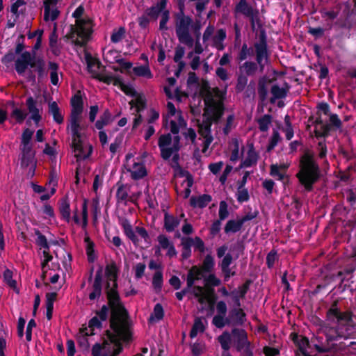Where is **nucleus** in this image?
<instances>
[{
	"label": "nucleus",
	"instance_id": "obj_26",
	"mask_svg": "<svg viewBox=\"0 0 356 356\" xmlns=\"http://www.w3.org/2000/svg\"><path fill=\"white\" fill-rule=\"evenodd\" d=\"M184 216V213H182L181 216L179 218L165 213L164 215V228L168 232H173L175 229V228H177L179 226L181 221V218Z\"/></svg>",
	"mask_w": 356,
	"mask_h": 356
},
{
	"label": "nucleus",
	"instance_id": "obj_20",
	"mask_svg": "<svg viewBox=\"0 0 356 356\" xmlns=\"http://www.w3.org/2000/svg\"><path fill=\"white\" fill-rule=\"evenodd\" d=\"M232 256L231 255V254L227 253L222 258L221 262L219 264L222 273L224 275V280L225 282L228 281L232 276H234L236 274L234 268L230 267V265L232 264Z\"/></svg>",
	"mask_w": 356,
	"mask_h": 356
},
{
	"label": "nucleus",
	"instance_id": "obj_47",
	"mask_svg": "<svg viewBox=\"0 0 356 356\" xmlns=\"http://www.w3.org/2000/svg\"><path fill=\"white\" fill-rule=\"evenodd\" d=\"M125 29L124 27H119L113 31L111 35V41L114 44L119 43L125 38Z\"/></svg>",
	"mask_w": 356,
	"mask_h": 356
},
{
	"label": "nucleus",
	"instance_id": "obj_43",
	"mask_svg": "<svg viewBox=\"0 0 356 356\" xmlns=\"http://www.w3.org/2000/svg\"><path fill=\"white\" fill-rule=\"evenodd\" d=\"M44 65V61L42 58H35L33 57L31 67L35 68L39 78H43L47 75Z\"/></svg>",
	"mask_w": 356,
	"mask_h": 356
},
{
	"label": "nucleus",
	"instance_id": "obj_25",
	"mask_svg": "<svg viewBox=\"0 0 356 356\" xmlns=\"http://www.w3.org/2000/svg\"><path fill=\"white\" fill-rule=\"evenodd\" d=\"M47 71L50 76L51 83L54 86H58L60 78L62 77V72L60 70L58 63L49 61L47 65Z\"/></svg>",
	"mask_w": 356,
	"mask_h": 356
},
{
	"label": "nucleus",
	"instance_id": "obj_40",
	"mask_svg": "<svg viewBox=\"0 0 356 356\" xmlns=\"http://www.w3.org/2000/svg\"><path fill=\"white\" fill-rule=\"evenodd\" d=\"M33 134V131L29 129H26L22 135V147L21 149H32L31 140Z\"/></svg>",
	"mask_w": 356,
	"mask_h": 356
},
{
	"label": "nucleus",
	"instance_id": "obj_22",
	"mask_svg": "<svg viewBox=\"0 0 356 356\" xmlns=\"http://www.w3.org/2000/svg\"><path fill=\"white\" fill-rule=\"evenodd\" d=\"M232 334L237 338V349L240 351L251 350L250 343L248 341L247 333L244 330L234 329Z\"/></svg>",
	"mask_w": 356,
	"mask_h": 356
},
{
	"label": "nucleus",
	"instance_id": "obj_53",
	"mask_svg": "<svg viewBox=\"0 0 356 356\" xmlns=\"http://www.w3.org/2000/svg\"><path fill=\"white\" fill-rule=\"evenodd\" d=\"M235 126L234 116L233 115H229L227 118L225 122L222 124V129L223 134L225 135H228Z\"/></svg>",
	"mask_w": 356,
	"mask_h": 356
},
{
	"label": "nucleus",
	"instance_id": "obj_48",
	"mask_svg": "<svg viewBox=\"0 0 356 356\" xmlns=\"http://www.w3.org/2000/svg\"><path fill=\"white\" fill-rule=\"evenodd\" d=\"M259 129L261 131H267L272 123V117L270 115H264L257 120Z\"/></svg>",
	"mask_w": 356,
	"mask_h": 356
},
{
	"label": "nucleus",
	"instance_id": "obj_28",
	"mask_svg": "<svg viewBox=\"0 0 356 356\" xmlns=\"http://www.w3.org/2000/svg\"><path fill=\"white\" fill-rule=\"evenodd\" d=\"M204 277L202 270L197 266L191 268L187 277L188 288H191L195 281L201 280Z\"/></svg>",
	"mask_w": 356,
	"mask_h": 356
},
{
	"label": "nucleus",
	"instance_id": "obj_60",
	"mask_svg": "<svg viewBox=\"0 0 356 356\" xmlns=\"http://www.w3.org/2000/svg\"><path fill=\"white\" fill-rule=\"evenodd\" d=\"M214 265L215 263L213 257L210 254H207L204 259L202 268L203 270L209 273L213 270Z\"/></svg>",
	"mask_w": 356,
	"mask_h": 356
},
{
	"label": "nucleus",
	"instance_id": "obj_5",
	"mask_svg": "<svg viewBox=\"0 0 356 356\" xmlns=\"http://www.w3.org/2000/svg\"><path fill=\"white\" fill-rule=\"evenodd\" d=\"M84 13L83 6H79L72 14L76 19V24L71 27L70 38L72 42L79 46L84 45L90 39L92 33V21L88 18H83Z\"/></svg>",
	"mask_w": 356,
	"mask_h": 356
},
{
	"label": "nucleus",
	"instance_id": "obj_56",
	"mask_svg": "<svg viewBox=\"0 0 356 356\" xmlns=\"http://www.w3.org/2000/svg\"><path fill=\"white\" fill-rule=\"evenodd\" d=\"M157 241L159 243V249L167 250L170 245H173V243L169 239V238L164 234L159 235L157 237Z\"/></svg>",
	"mask_w": 356,
	"mask_h": 356
},
{
	"label": "nucleus",
	"instance_id": "obj_55",
	"mask_svg": "<svg viewBox=\"0 0 356 356\" xmlns=\"http://www.w3.org/2000/svg\"><path fill=\"white\" fill-rule=\"evenodd\" d=\"M316 117H321V114L328 115L330 114V106L327 102H321L316 105Z\"/></svg>",
	"mask_w": 356,
	"mask_h": 356
},
{
	"label": "nucleus",
	"instance_id": "obj_62",
	"mask_svg": "<svg viewBox=\"0 0 356 356\" xmlns=\"http://www.w3.org/2000/svg\"><path fill=\"white\" fill-rule=\"evenodd\" d=\"M326 171H322L318 165L313 161V184L316 183L320 179L323 178Z\"/></svg>",
	"mask_w": 356,
	"mask_h": 356
},
{
	"label": "nucleus",
	"instance_id": "obj_23",
	"mask_svg": "<svg viewBox=\"0 0 356 356\" xmlns=\"http://www.w3.org/2000/svg\"><path fill=\"white\" fill-rule=\"evenodd\" d=\"M167 6V0H161L155 5L151 6L145 10V14L152 19L156 20L165 10Z\"/></svg>",
	"mask_w": 356,
	"mask_h": 356
},
{
	"label": "nucleus",
	"instance_id": "obj_11",
	"mask_svg": "<svg viewBox=\"0 0 356 356\" xmlns=\"http://www.w3.org/2000/svg\"><path fill=\"white\" fill-rule=\"evenodd\" d=\"M87 65L89 73L95 79L104 83L111 84L113 81V74L105 70L100 62L92 57H87Z\"/></svg>",
	"mask_w": 356,
	"mask_h": 356
},
{
	"label": "nucleus",
	"instance_id": "obj_19",
	"mask_svg": "<svg viewBox=\"0 0 356 356\" xmlns=\"http://www.w3.org/2000/svg\"><path fill=\"white\" fill-rule=\"evenodd\" d=\"M22 166L23 168H29V174L31 176H33L36 165L34 159V152L33 149H22Z\"/></svg>",
	"mask_w": 356,
	"mask_h": 356
},
{
	"label": "nucleus",
	"instance_id": "obj_4",
	"mask_svg": "<svg viewBox=\"0 0 356 356\" xmlns=\"http://www.w3.org/2000/svg\"><path fill=\"white\" fill-rule=\"evenodd\" d=\"M164 121L173 136L170 134L161 135L158 140V145L161 157L168 160L173 154H175V156H177V153L180 149V137L178 134L180 129L185 126L186 122L181 113L177 111L174 104L170 102L167 104V113Z\"/></svg>",
	"mask_w": 356,
	"mask_h": 356
},
{
	"label": "nucleus",
	"instance_id": "obj_31",
	"mask_svg": "<svg viewBox=\"0 0 356 356\" xmlns=\"http://www.w3.org/2000/svg\"><path fill=\"white\" fill-rule=\"evenodd\" d=\"M26 105L31 114V119L35 123H38L41 116L39 113V110L36 107V102L33 97H31L26 99Z\"/></svg>",
	"mask_w": 356,
	"mask_h": 356
},
{
	"label": "nucleus",
	"instance_id": "obj_9",
	"mask_svg": "<svg viewBox=\"0 0 356 356\" xmlns=\"http://www.w3.org/2000/svg\"><path fill=\"white\" fill-rule=\"evenodd\" d=\"M299 172L296 177L301 186H304L305 190L312 189V155L309 152H307L301 157L299 165Z\"/></svg>",
	"mask_w": 356,
	"mask_h": 356
},
{
	"label": "nucleus",
	"instance_id": "obj_39",
	"mask_svg": "<svg viewBox=\"0 0 356 356\" xmlns=\"http://www.w3.org/2000/svg\"><path fill=\"white\" fill-rule=\"evenodd\" d=\"M134 74L138 76L150 79L153 77L148 65L136 66L133 68Z\"/></svg>",
	"mask_w": 356,
	"mask_h": 356
},
{
	"label": "nucleus",
	"instance_id": "obj_46",
	"mask_svg": "<svg viewBox=\"0 0 356 356\" xmlns=\"http://www.w3.org/2000/svg\"><path fill=\"white\" fill-rule=\"evenodd\" d=\"M164 316V311L162 305L160 303L155 305L153 312L150 315L149 321L158 322L161 321Z\"/></svg>",
	"mask_w": 356,
	"mask_h": 356
},
{
	"label": "nucleus",
	"instance_id": "obj_1",
	"mask_svg": "<svg viewBox=\"0 0 356 356\" xmlns=\"http://www.w3.org/2000/svg\"><path fill=\"white\" fill-rule=\"evenodd\" d=\"M118 268L115 263L106 266L105 274L107 280L106 291L112 308L111 327L107 339L101 345L96 343L92 350L93 356H117L122 350V341L129 336V321L125 309L119 302L116 290Z\"/></svg>",
	"mask_w": 356,
	"mask_h": 356
},
{
	"label": "nucleus",
	"instance_id": "obj_10",
	"mask_svg": "<svg viewBox=\"0 0 356 356\" xmlns=\"http://www.w3.org/2000/svg\"><path fill=\"white\" fill-rule=\"evenodd\" d=\"M215 28L209 25L203 33V42L207 45H211L219 51L225 49L224 40L226 38V32L223 29H219L214 34Z\"/></svg>",
	"mask_w": 356,
	"mask_h": 356
},
{
	"label": "nucleus",
	"instance_id": "obj_29",
	"mask_svg": "<svg viewBox=\"0 0 356 356\" xmlns=\"http://www.w3.org/2000/svg\"><path fill=\"white\" fill-rule=\"evenodd\" d=\"M211 196L203 194L199 196H192L190 200L191 205L193 207L204 208L211 201Z\"/></svg>",
	"mask_w": 356,
	"mask_h": 356
},
{
	"label": "nucleus",
	"instance_id": "obj_30",
	"mask_svg": "<svg viewBox=\"0 0 356 356\" xmlns=\"http://www.w3.org/2000/svg\"><path fill=\"white\" fill-rule=\"evenodd\" d=\"M250 220H251V218H243L238 220H230L227 222L225 227V232L226 233H236L241 229L245 221Z\"/></svg>",
	"mask_w": 356,
	"mask_h": 356
},
{
	"label": "nucleus",
	"instance_id": "obj_14",
	"mask_svg": "<svg viewBox=\"0 0 356 356\" xmlns=\"http://www.w3.org/2000/svg\"><path fill=\"white\" fill-rule=\"evenodd\" d=\"M259 159V152L255 149L251 140H247L242 151V156L239 161L240 168H247L255 166Z\"/></svg>",
	"mask_w": 356,
	"mask_h": 356
},
{
	"label": "nucleus",
	"instance_id": "obj_21",
	"mask_svg": "<svg viewBox=\"0 0 356 356\" xmlns=\"http://www.w3.org/2000/svg\"><path fill=\"white\" fill-rule=\"evenodd\" d=\"M33 57L30 52L22 53L19 58L15 61V69L18 74H23L28 66L31 67Z\"/></svg>",
	"mask_w": 356,
	"mask_h": 356
},
{
	"label": "nucleus",
	"instance_id": "obj_33",
	"mask_svg": "<svg viewBox=\"0 0 356 356\" xmlns=\"http://www.w3.org/2000/svg\"><path fill=\"white\" fill-rule=\"evenodd\" d=\"M206 320L203 318L197 317L195 319L194 324L190 332L191 338L195 337L198 333L203 332L205 330Z\"/></svg>",
	"mask_w": 356,
	"mask_h": 356
},
{
	"label": "nucleus",
	"instance_id": "obj_2",
	"mask_svg": "<svg viewBox=\"0 0 356 356\" xmlns=\"http://www.w3.org/2000/svg\"><path fill=\"white\" fill-rule=\"evenodd\" d=\"M327 316L330 321L335 322L336 325L324 327L323 332L325 337V343L314 344L313 348L319 353L330 351L329 341L353 338L356 332V326L352 318V312L341 311L337 307L336 302L328 309Z\"/></svg>",
	"mask_w": 356,
	"mask_h": 356
},
{
	"label": "nucleus",
	"instance_id": "obj_57",
	"mask_svg": "<svg viewBox=\"0 0 356 356\" xmlns=\"http://www.w3.org/2000/svg\"><path fill=\"white\" fill-rule=\"evenodd\" d=\"M213 324L218 328H222L225 325L230 323V320L223 315H216L213 320Z\"/></svg>",
	"mask_w": 356,
	"mask_h": 356
},
{
	"label": "nucleus",
	"instance_id": "obj_13",
	"mask_svg": "<svg viewBox=\"0 0 356 356\" xmlns=\"http://www.w3.org/2000/svg\"><path fill=\"white\" fill-rule=\"evenodd\" d=\"M126 160L125 168L133 179L138 180L147 175V169L141 159L134 158L131 154H128Z\"/></svg>",
	"mask_w": 356,
	"mask_h": 356
},
{
	"label": "nucleus",
	"instance_id": "obj_49",
	"mask_svg": "<svg viewBox=\"0 0 356 356\" xmlns=\"http://www.w3.org/2000/svg\"><path fill=\"white\" fill-rule=\"evenodd\" d=\"M185 125H186V124ZM180 131H181L186 140L195 144L197 135L194 129L192 128H186V126H184L180 129Z\"/></svg>",
	"mask_w": 356,
	"mask_h": 356
},
{
	"label": "nucleus",
	"instance_id": "obj_8",
	"mask_svg": "<svg viewBox=\"0 0 356 356\" xmlns=\"http://www.w3.org/2000/svg\"><path fill=\"white\" fill-rule=\"evenodd\" d=\"M67 129L72 136V147L77 160L88 158L92 152V147L83 143L82 140V127H76V130L73 129V127H67Z\"/></svg>",
	"mask_w": 356,
	"mask_h": 356
},
{
	"label": "nucleus",
	"instance_id": "obj_32",
	"mask_svg": "<svg viewBox=\"0 0 356 356\" xmlns=\"http://www.w3.org/2000/svg\"><path fill=\"white\" fill-rule=\"evenodd\" d=\"M59 211L63 218L67 222L71 220L70 202L67 197H63L59 203Z\"/></svg>",
	"mask_w": 356,
	"mask_h": 356
},
{
	"label": "nucleus",
	"instance_id": "obj_12",
	"mask_svg": "<svg viewBox=\"0 0 356 356\" xmlns=\"http://www.w3.org/2000/svg\"><path fill=\"white\" fill-rule=\"evenodd\" d=\"M119 223L122 227L124 234L129 238L134 244H137L139 241L140 236L147 241L149 238V234L146 229L142 227H136L133 228L131 222L125 218H120Z\"/></svg>",
	"mask_w": 356,
	"mask_h": 356
},
{
	"label": "nucleus",
	"instance_id": "obj_17",
	"mask_svg": "<svg viewBox=\"0 0 356 356\" xmlns=\"http://www.w3.org/2000/svg\"><path fill=\"white\" fill-rule=\"evenodd\" d=\"M59 15L58 0L44 1V20L46 22H54Z\"/></svg>",
	"mask_w": 356,
	"mask_h": 356
},
{
	"label": "nucleus",
	"instance_id": "obj_35",
	"mask_svg": "<svg viewBox=\"0 0 356 356\" xmlns=\"http://www.w3.org/2000/svg\"><path fill=\"white\" fill-rule=\"evenodd\" d=\"M235 11L247 17L253 16V9L248 5L246 0H240L239 3L236 6Z\"/></svg>",
	"mask_w": 356,
	"mask_h": 356
},
{
	"label": "nucleus",
	"instance_id": "obj_41",
	"mask_svg": "<svg viewBox=\"0 0 356 356\" xmlns=\"http://www.w3.org/2000/svg\"><path fill=\"white\" fill-rule=\"evenodd\" d=\"M49 112L53 115L55 122L58 124H61L63 122V116L55 102L49 104Z\"/></svg>",
	"mask_w": 356,
	"mask_h": 356
},
{
	"label": "nucleus",
	"instance_id": "obj_3",
	"mask_svg": "<svg viewBox=\"0 0 356 356\" xmlns=\"http://www.w3.org/2000/svg\"><path fill=\"white\" fill-rule=\"evenodd\" d=\"M224 93L218 88H213L206 93L204 102L205 105L202 122L198 124L199 140L202 141V151L205 152L213 141L211 126L213 121H218L222 116Z\"/></svg>",
	"mask_w": 356,
	"mask_h": 356
},
{
	"label": "nucleus",
	"instance_id": "obj_58",
	"mask_svg": "<svg viewBox=\"0 0 356 356\" xmlns=\"http://www.w3.org/2000/svg\"><path fill=\"white\" fill-rule=\"evenodd\" d=\"M252 54V49L249 48L247 44L244 43L241 47L240 52L238 53L237 59L239 62L245 60Z\"/></svg>",
	"mask_w": 356,
	"mask_h": 356
},
{
	"label": "nucleus",
	"instance_id": "obj_42",
	"mask_svg": "<svg viewBox=\"0 0 356 356\" xmlns=\"http://www.w3.org/2000/svg\"><path fill=\"white\" fill-rule=\"evenodd\" d=\"M288 90V88L280 87L277 85H273L271 88V94L273 95L271 102H274L276 99L285 97Z\"/></svg>",
	"mask_w": 356,
	"mask_h": 356
},
{
	"label": "nucleus",
	"instance_id": "obj_54",
	"mask_svg": "<svg viewBox=\"0 0 356 356\" xmlns=\"http://www.w3.org/2000/svg\"><path fill=\"white\" fill-rule=\"evenodd\" d=\"M41 269H42V278L43 281H44L46 277H47L49 275H51V273H49V271L50 270H59L60 266L58 264H54V263L51 264V267L50 266V265L49 264H41Z\"/></svg>",
	"mask_w": 356,
	"mask_h": 356
},
{
	"label": "nucleus",
	"instance_id": "obj_15",
	"mask_svg": "<svg viewBox=\"0 0 356 356\" xmlns=\"http://www.w3.org/2000/svg\"><path fill=\"white\" fill-rule=\"evenodd\" d=\"M330 123L324 122L322 117H316L315 122L313 123L318 126L320 131H316V136H327L332 128L338 129L341 128L342 122L337 114H330Z\"/></svg>",
	"mask_w": 356,
	"mask_h": 356
},
{
	"label": "nucleus",
	"instance_id": "obj_38",
	"mask_svg": "<svg viewBox=\"0 0 356 356\" xmlns=\"http://www.w3.org/2000/svg\"><path fill=\"white\" fill-rule=\"evenodd\" d=\"M104 59L109 63H116L120 60L121 55L120 53L113 49H104L103 51Z\"/></svg>",
	"mask_w": 356,
	"mask_h": 356
},
{
	"label": "nucleus",
	"instance_id": "obj_44",
	"mask_svg": "<svg viewBox=\"0 0 356 356\" xmlns=\"http://www.w3.org/2000/svg\"><path fill=\"white\" fill-rule=\"evenodd\" d=\"M192 292L200 303L204 304L208 301V296L203 286H194Z\"/></svg>",
	"mask_w": 356,
	"mask_h": 356
},
{
	"label": "nucleus",
	"instance_id": "obj_24",
	"mask_svg": "<svg viewBox=\"0 0 356 356\" xmlns=\"http://www.w3.org/2000/svg\"><path fill=\"white\" fill-rule=\"evenodd\" d=\"M293 340L298 346L299 351L297 353V356H311L309 351H308L310 347L309 341L307 338L301 335H295Z\"/></svg>",
	"mask_w": 356,
	"mask_h": 356
},
{
	"label": "nucleus",
	"instance_id": "obj_34",
	"mask_svg": "<svg viewBox=\"0 0 356 356\" xmlns=\"http://www.w3.org/2000/svg\"><path fill=\"white\" fill-rule=\"evenodd\" d=\"M248 289V285L247 284H244L242 286H239L238 290L233 291L231 293L232 296V300L235 303V305L238 307L241 306L240 299L243 298L245 293H247Z\"/></svg>",
	"mask_w": 356,
	"mask_h": 356
},
{
	"label": "nucleus",
	"instance_id": "obj_18",
	"mask_svg": "<svg viewBox=\"0 0 356 356\" xmlns=\"http://www.w3.org/2000/svg\"><path fill=\"white\" fill-rule=\"evenodd\" d=\"M245 144L243 140L238 138H232L229 142V151L230 153L229 161L232 163H236L240 160L242 156V151Z\"/></svg>",
	"mask_w": 356,
	"mask_h": 356
},
{
	"label": "nucleus",
	"instance_id": "obj_7",
	"mask_svg": "<svg viewBox=\"0 0 356 356\" xmlns=\"http://www.w3.org/2000/svg\"><path fill=\"white\" fill-rule=\"evenodd\" d=\"M194 27L193 19L186 15L183 12L176 15L175 31L179 41L189 47L194 45V40L191 31Z\"/></svg>",
	"mask_w": 356,
	"mask_h": 356
},
{
	"label": "nucleus",
	"instance_id": "obj_50",
	"mask_svg": "<svg viewBox=\"0 0 356 356\" xmlns=\"http://www.w3.org/2000/svg\"><path fill=\"white\" fill-rule=\"evenodd\" d=\"M218 341L220 343L222 348L225 351H228V350L230 348V343H231L230 334L227 332L222 333V334H221L218 337Z\"/></svg>",
	"mask_w": 356,
	"mask_h": 356
},
{
	"label": "nucleus",
	"instance_id": "obj_59",
	"mask_svg": "<svg viewBox=\"0 0 356 356\" xmlns=\"http://www.w3.org/2000/svg\"><path fill=\"white\" fill-rule=\"evenodd\" d=\"M117 64H118V66H113L112 69L115 72H124V71H127L129 70L132 67V64L129 62H127L124 60H123L122 58H120V60L116 62Z\"/></svg>",
	"mask_w": 356,
	"mask_h": 356
},
{
	"label": "nucleus",
	"instance_id": "obj_52",
	"mask_svg": "<svg viewBox=\"0 0 356 356\" xmlns=\"http://www.w3.org/2000/svg\"><path fill=\"white\" fill-rule=\"evenodd\" d=\"M236 197L240 203L248 201L250 195L248 189L245 187L238 186Z\"/></svg>",
	"mask_w": 356,
	"mask_h": 356
},
{
	"label": "nucleus",
	"instance_id": "obj_45",
	"mask_svg": "<svg viewBox=\"0 0 356 356\" xmlns=\"http://www.w3.org/2000/svg\"><path fill=\"white\" fill-rule=\"evenodd\" d=\"M111 121V114L106 110L104 113L100 116L99 119L95 122V127L101 130L105 126L108 125Z\"/></svg>",
	"mask_w": 356,
	"mask_h": 356
},
{
	"label": "nucleus",
	"instance_id": "obj_51",
	"mask_svg": "<svg viewBox=\"0 0 356 356\" xmlns=\"http://www.w3.org/2000/svg\"><path fill=\"white\" fill-rule=\"evenodd\" d=\"M3 279L4 282L8 285L10 288L14 289L18 293V290L17 288V282L15 280L13 279V272L9 269H6L3 273Z\"/></svg>",
	"mask_w": 356,
	"mask_h": 356
},
{
	"label": "nucleus",
	"instance_id": "obj_64",
	"mask_svg": "<svg viewBox=\"0 0 356 356\" xmlns=\"http://www.w3.org/2000/svg\"><path fill=\"white\" fill-rule=\"evenodd\" d=\"M131 109H134V112L139 113L145 108V102L141 97H137L136 99L130 102Z\"/></svg>",
	"mask_w": 356,
	"mask_h": 356
},
{
	"label": "nucleus",
	"instance_id": "obj_36",
	"mask_svg": "<svg viewBox=\"0 0 356 356\" xmlns=\"http://www.w3.org/2000/svg\"><path fill=\"white\" fill-rule=\"evenodd\" d=\"M230 317L234 320V323L237 325H242L246 320L245 314L242 309L236 307L230 312Z\"/></svg>",
	"mask_w": 356,
	"mask_h": 356
},
{
	"label": "nucleus",
	"instance_id": "obj_37",
	"mask_svg": "<svg viewBox=\"0 0 356 356\" xmlns=\"http://www.w3.org/2000/svg\"><path fill=\"white\" fill-rule=\"evenodd\" d=\"M102 291V277L97 274L93 284L92 291L89 294V298L92 300L99 298Z\"/></svg>",
	"mask_w": 356,
	"mask_h": 356
},
{
	"label": "nucleus",
	"instance_id": "obj_16",
	"mask_svg": "<svg viewBox=\"0 0 356 356\" xmlns=\"http://www.w3.org/2000/svg\"><path fill=\"white\" fill-rule=\"evenodd\" d=\"M71 104L72 111L67 127H73V129L76 130V127H81L83 100L81 95L76 94L71 99Z\"/></svg>",
	"mask_w": 356,
	"mask_h": 356
},
{
	"label": "nucleus",
	"instance_id": "obj_6",
	"mask_svg": "<svg viewBox=\"0 0 356 356\" xmlns=\"http://www.w3.org/2000/svg\"><path fill=\"white\" fill-rule=\"evenodd\" d=\"M257 63L245 61L240 67L241 73L246 76H254L258 70L263 72L268 60L267 45L264 40L254 44Z\"/></svg>",
	"mask_w": 356,
	"mask_h": 356
},
{
	"label": "nucleus",
	"instance_id": "obj_27",
	"mask_svg": "<svg viewBox=\"0 0 356 356\" xmlns=\"http://www.w3.org/2000/svg\"><path fill=\"white\" fill-rule=\"evenodd\" d=\"M112 78H113V81L111 82V83L114 86H119L120 89L127 95L129 96H135L136 91L131 86L127 85L123 82L122 77L119 74H113Z\"/></svg>",
	"mask_w": 356,
	"mask_h": 356
},
{
	"label": "nucleus",
	"instance_id": "obj_63",
	"mask_svg": "<svg viewBox=\"0 0 356 356\" xmlns=\"http://www.w3.org/2000/svg\"><path fill=\"white\" fill-rule=\"evenodd\" d=\"M35 235L37 236L36 243L40 247V250L42 248L43 250H49L46 237L38 230L35 232Z\"/></svg>",
	"mask_w": 356,
	"mask_h": 356
},
{
	"label": "nucleus",
	"instance_id": "obj_61",
	"mask_svg": "<svg viewBox=\"0 0 356 356\" xmlns=\"http://www.w3.org/2000/svg\"><path fill=\"white\" fill-rule=\"evenodd\" d=\"M281 138L277 131L274 130L271 138H270L269 143L266 147L267 152H270L277 145Z\"/></svg>",
	"mask_w": 356,
	"mask_h": 356
}]
</instances>
